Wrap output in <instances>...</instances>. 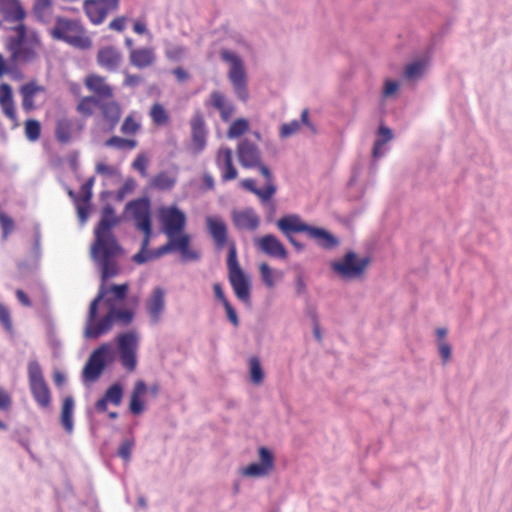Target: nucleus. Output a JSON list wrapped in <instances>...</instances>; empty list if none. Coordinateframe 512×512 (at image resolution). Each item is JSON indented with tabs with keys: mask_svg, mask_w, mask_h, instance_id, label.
Instances as JSON below:
<instances>
[{
	"mask_svg": "<svg viewBox=\"0 0 512 512\" xmlns=\"http://www.w3.org/2000/svg\"><path fill=\"white\" fill-rule=\"evenodd\" d=\"M119 224V218L110 204H106L101 210L100 220L94 228V241L91 244L90 254L92 260L100 268L101 284L106 295L107 280L119 274V267L114 258L122 254L123 249L113 233V228Z\"/></svg>",
	"mask_w": 512,
	"mask_h": 512,
	"instance_id": "1",
	"label": "nucleus"
},
{
	"mask_svg": "<svg viewBox=\"0 0 512 512\" xmlns=\"http://www.w3.org/2000/svg\"><path fill=\"white\" fill-rule=\"evenodd\" d=\"M49 34L54 40L62 41L77 49L87 50L92 47V40L87 36L85 27L78 19L57 16Z\"/></svg>",
	"mask_w": 512,
	"mask_h": 512,
	"instance_id": "2",
	"label": "nucleus"
},
{
	"mask_svg": "<svg viewBox=\"0 0 512 512\" xmlns=\"http://www.w3.org/2000/svg\"><path fill=\"white\" fill-rule=\"evenodd\" d=\"M102 300H104L108 305L113 304V300L110 297H106L104 287L98 290L97 296L92 300L89 306L84 329V337L87 339H97L101 335L108 333L115 322V318L110 309L109 312L97 324H95L98 305Z\"/></svg>",
	"mask_w": 512,
	"mask_h": 512,
	"instance_id": "3",
	"label": "nucleus"
},
{
	"mask_svg": "<svg viewBox=\"0 0 512 512\" xmlns=\"http://www.w3.org/2000/svg\"><path fill=\"white\" fill-rule=\"evenodd\" d=\"M102 300H104L108 305L113 304V300L110 297H106L104 287L98 290L97 296L92 300L89 306L84 329V337L87 339H97L101 335L108 333L115 322V318L110 309L109 312L97 324H95L98 305Z\"/></svg>",
	"mask_w": 512,
	"mask_h": 512,
	"instance_id": "4",
	"label": "nucleus"
},
{
	"mask_svg": "<svg viewBox=\"0 0 512 512\" xmlns=\"http://www.w3.org/2000/svg\"><path fill=\"white\" fill-rule=\"evenodd\" d=\"M228 280L234 291L235 296L244 304L251 300V281L250 277L242 270L237 256L235 242L229 244L227 255Z\"/></svg>",
	"mask_w": 512,
	"mask_h": 512,
	"instance_id": "5",
	"label": "nucleus"
},
{
	"mask_svg": "<svg viewBox=\"0 0 512 512\" xmlns=\"http://www.w3.org/2000/svg\"><path fill=\"white\" fill-rule=\"evenodd\" d=\"M220 57L230 65L227 76L234 94L240 101L247 102L249 99L248 77L243 60L237 53L228 49H222Z\"/></svg>",
	"mask_w": 512,
	"mask_h": 512,
	"instance_id": "6",
	"label": "nucleus"
},
{
	"mask_svg": "<svg viewBox=\"0 0 512 512\" xmlns=\"http://www.w3.org/2000/svg\"><path fill=\"white\" fill-rule=\"evenodd\" d=\"M28 384L36 404L43 410L51 408L52 395L37 360H30L27 366Z\"/></svg>",
	"mask_w": 512,
	"mask_h": 512,
	"instance_id": "7",
	"label": "nucleus"
},
{
	"mask_svg": "<svg viewBox=\"0 0 512 512\" xmlns=\"http://www.w3.org/2000/svg\"><path fill=\"white\" fill-rule=\"evenodd\" d=\"M371 262L370 257H360L356 252L350 250L339 259L332 261V271L343 280L361 278Z\"/></svg>",
	"mask_w": 512,
	"mask_h": 512,
	"instance_id": "8",
	"label": "nucleus"
},
{
	"mask_svg": "<svg viewBox=\"0 0 512 512\" xmlns=\"http://www.w3.org/2000/svg\"><path fill=\"white\" fill-rule=\"evenodd\" d=\"M114 360V351L110 343H103L89 356L82 370V379L86 383L97 381L107 364Z\"/></svg>",
	"mask_w": 512,
	"mask_h": 512,
	"instance_id": "9",
	"label": "nucleus"
},
{
	"mask_svg": "<svg viewBox=\"0 0 512 512\" xmlns=\"http://www.w3.org/2000/svg\"><path fill=\"white\" fill-rule=\"evenodd\" d=\"M276 226L297 252L305 249V245L294 237L295 233H305L308 236V224L298 214L281 217L277 220Z\"/></svg>",
	"mask_w": 512,
	"mask_h": 512,
	"instance_id": "10",
	"label": "nucleus"
},
{
	"mask_svg": "<svg viewBox=\"0 0 512 512\" xmlns=\"http://www.w3.org/2000/svg\"><path fill=\"white\" fill-rule=\"evenodd\" d=\"M120 0H85L83 10L94 25L102 24L110 12L118 10Z\"/></svg>",
	"mask_w": 512,
	"mask_h": 512,
	"instance_id": "11",
	"label": "nucleus"
},
{
	"mask_svg": "<svg viewBox=\"0 0 512 512\" xmlns=\"http://www.w3.org/2000/svg\"><path fill=\"white\" fill-rule=\"evenodd\" d=\"M138 339L134 332H126L118 338L120 362L128 371H134L137 366Z\"/></svg>",
	"mask_w": 512,
	"mask_h": 512,
	"instance_id": "12",
	"label": "nucleus"
},
{
	"mask_svg": "<svg viewBox=\"0 0 512 512\" xmlns=\"http://www.w3.org/2000/svg\"><path fill=\"white\" fill-rule=\"evenodd\" d=\"M135 221V226L142 232L152 231L150 200L146 197L129 201L125 206Z\"/></svg>",
	"mask_w": 512,
	"mask_h": 512,
	"instance_id": "13",
	"label": "nucleus"
},
{
	"mask_svg": "<svg viewBox=\"0 0 512 512\" xmlns=\"http://www.w3.org/2000/svg\"><path fill=\"white\" fill-rule=\"evenodd\" d=\"M160 221L167 236L183 232L186 225V215L176 206L165 207L160 210Z\"/></svg>",
	"mask_w": 512,
	"mask_h": 512,
	"instance_id": "14",
	"label": "nucleus"
},
{
	"mask_svg": "<svg viewBox=\"0 0 512 512\" xmlns=\"http://www.w3.org/2000/svg\"><path fill=\"white\" fill-rule=\"evenodd\" d=\"M191 145L190 151L194 155L200 154L206 147L208 130L205 124L204 116L200 111H196L191 120Z\"/></svg>",
	"mask_w": 512,
	"mask_h": 512,
	"instance_id": "15",
	"label": "nucleus"
},
{
	"mask_svg": "<svg viewBox=\"0 0 512 512\" xmlns=\"http://www.w3.org/2000/svg\"><path fill=\"white\" fill-rule=\"evenodd\" d=\"M259 462L251 463L242 470L247 477H262L269 474L274 468V455L265 446L258 448Z\"/></svg>",
	"mask_w": 512,
	"mask_h": 512,
	"instance_id": "16",
	"label": "nucleus"
},
{
	"mask_svg": "<svg viewBox=\"0 0 512 512\" xmlns=\"http://www.w3.org/2000/svg\"><path fill=\"white\" fill-rule=\"evenodd\" d=\"M206 227L217 250H222L225 246L229 247V244L234 242L233 240L229 241L228 227L220 216L206 217Z\"/></svg>",
	"mask_w": 512,
	"mask_h": 512,
	"instance_id": "17",
	"label": "nucleus"
},
{
	"mask_svg": "<svg viewBox=\"0 0 512 512\" xmlns=\"http://www.w3.org/2000/svg\"><path fill=\"white\" fill-rule=\"evenodd\" d=\"M145 308L151 325L159 324L165 311V291L163 288L156 287L152 290V293L146 299Z\"/></svg>",
	"mask_w": 512,
	"mask_h": 512,
	"instance_id": "18",
	"label": "nucleus"
},
{
	"mask_svg": "<svg viewBox=\"0 0 512 512\" xmlns=\"http://www.w3.org/2000/svg\"><path fill=\"white\" fill-rule=\"evenodd\" d=\"M255 245L258 250L269 257L286 259L288 256L284 244L273 234H267L256 239Z\"/></svg>",
	"mask_w": 512,
	"mask_h": 512,
	"instance_id": "19",
	"label": "nucleus"
},
{
	"mask_svg": "<svg viewBox=\"0 0 512 512\" xmlns=\"http://www.w3.org/2000/svg\"><path fill=\"white\" fill-rule=\"evenodd\" d=\"M240 164L244 168H255L261 162V152L257 145L248 139L242 140L237 147Z\"/></svg>",
	"mask_w": 512,
	"mask_h": 512,
	"instance_id": "20",
	"label": "nucleus"
},
{
	"mask_svg": "<svg viewBox=\"0 0 512 512\" xmlns=\"http://www.w3.org/2000/svg\"><path fill=\"white\" fill-rule=\"evenodd\" d=\"M81 132L84 128V123L78 119L62 117L57 119L55 127V137L60 144H68L73 137L74 129Z\"/></svg>",
	"mask_w": 512,
	"mask_h": 512,
	"instance_id": "21",
	"label": "nucleus"
},
{
	"mask_svg": "<svg viewBox=\"0 0 512 512\" xmlns=\"http://www.w3.org/2000/svg\"><path fill=\"white\" fill-rule=\"evenodd\" d=\"M205 105L215 108L224 122H228L235 112L234 104L218 90H214L210 93L209 99Z\"/></svg>",
	"mask_w": 512,
	"mask_h": 512,
	"instance_id": "22",
	"label": "nucleus"
},
{
	"mask_svg": "<svg viewBox=\"0 0 512 512\" xmlns=\"http://www.w3.org/2000/svg\"><path fill=\"white\" fill-rule=\"evenodd\" d=\"M232 221L237 229L248 231L256 230L260 224V218L253 208L234 211L232 213Z\"/></svg>",
	"mask_w": 512,
	"mask_h": 512,
	"instance_id": "23",
	"label": "nucleus"
},
{
	"mask_svg": "<svg viewBox=\"0 0 512 512\" xmlns=\"http://www.w3.org/2000/svg\"><path fill=\"white\" fill-rule=\"evenodd\" d=\"M122 60L121 52L114 46L103 47L97 53V63L108 71H116Z\"/></svg>",
	"mask_w": 512,
	"mask_h": 512,
	"instance_id": "24",
	"label": "nucleus"
},
{
	"mask_svg": "<svg viewBox=\"0 0 512 512\" xmlns=\"http://www.w3.org/2000/svg\"><path fill=\"white\" fill-rule=\"evenodd\" d=\"M98 108L102 112L106 127L105 132H112L121 118V107L116 101L105 102L100 99Z\"/></svg>",
	"mask_w": 512,
	"mask_h": 512,
	"instance_id": "25",
	"label": "nucleus"
},
{
	"mask_svg": "<svg viewBox=\"0 0 512 512\" xmlns=\"http://www.w3.org/2000/svg\"><path fill=\"white\" fill-rule=\"evenodd\" d=\"M0 13L5 21L11 23L21 22L27 16L20 0H0Z\"/></svg>",
	"mask_w": 512,
	"mask_h": 512,
	"instance_id": "26",
	"label": "nucleus"
},
{
	"mask_svg": "<svg viewBox=\"0 0 512 512\" xmlns=\"http://www.w3.org/2000/svg\"><path fill=\"white\" fill-rule=\"evenodd\" d=\"M308 237L315 240L317 245L326 250L339 246L340 240L328 230L308 224Z\"/></svg>",
	"mask_w": 512,
	"mask_h": 512,
	"instance_id": "27",
	"label": "nucleus"
},
{
	"mask_svg": "<svg viewBox=\"0 0 512 512\" xmlns=\"http://www.w3.org/2000/svg\"><path fill=\"white\" fill-rule=\"evenodd\" d=\"M156 61V54L151 47L131 49L129 62L133 67L145 69L152 66Z\"/></svg>",
	"mask_w": 512,
	"mask_h": 512,
	"instance_id": "28",
	"label": "nucleus"
},
{
	"mask_svg": "<svg viewBox=\"0 0 512 512\" xmlns=\"http://www.w3.org/2000/svg\"><path fill=\"white\" fill-rule=\"evenodd\" d=\"M147 391L148 387L143 380H138L135 382L130 395L129 411L131 414L138 416L144 412L145 404L142 400V397L146 394Z\"/></svg>",
	"mask_w": 512,
	"mask_h": 512,
	"instance_id": "29",
	"label": "nucleus"
},
{
	"mask_svg": "<svg viewBox=\"0 0 512 512\" xmlns=\"http://www.w3.org/2000/svg\"><path fill=\"white\" fill-rule=\"evenodd\" d=\"M86 87L94 92L99 99L111 98L112 88L105 83L104 78L98 75H90L85 80Z\"/></svg>",
	"mask_w": 512,
	"mask_h": 512,
	"instance_id": "30",
	"label": "nucleus"
},
{
	"mask_svg": "<svg viewBox=\"0 0 512 512\" xmlns=\"http://www.w3.org/2000/svg\"><path fill=\"white\" fill-rule=\"evenodd\" d=\"M428 62L425 59H417L405 66L403 78L407 82L415 83L423 78Z\"/></svg>",
	"mask_w": 512,
	"mask_h": 512,
	"instance_id": "31",
	"label": "nucleus"
},
{
	"mask_svg": "<svg viewBox=\"0 0 512 512\" xmlns=\"http://www.w3.org/2000/svg\"><path fill=\"white\" fill-rule=\"evenodd\" d=\"M44 87L39 86L34 81H30L20 88V94L22 96V108L25 111H30L34 109V97L37 93L43 92Z\"/></svg>",
	"mask_w": 512,
	"mask_h": 512,
	"instance_id": "32",
	"label": "nucleus"
},
{
	"mask_svg": "<svg viewBox=\"0 0 512 512\" xmlns=\"http://www.w3.org/2000/svg\"><path fill=\"white\" fill-rule=\"evenodd\" d=\"M74 399L72 396H67L63 400L61 409V424L67 433H72L74 428L73 422V411H74Z\"/></svg>",
	"mask_w": 512,
	"mask_h": 512,
	"instance_id": "33",
	"label": "nucleus"
},
{
	"mask_svg": "<svg viewBox=\"0 0 512 512\" xmlns=\"http://www.w3.org/2000/svg\"><path fill=\"white\" fill-rule=\"evenodd\" d=\"M53 0H34L32 13L35 19L42 23H48L47 15L52 10Z\"/></svg>",
	"mask_w": 512,
	"mask_h": 512,
	"instance_id": "34",
	"label": "nucleus"
},
{
	"mask_svg": "<svg viewBox=\"0 0 512 512\" xmlns=\"http://www.w3.org/2000/svg\"><path fill=\"white\" fill-rule=\"evenodd\" d=\"M11 58L15 62L30 63L36 58V51L27 45H21L13 49H9Z\"/></svg>",
	"mask_w": 512,
	"mask_h": 512,
	"instance_id": "35",
	"label": "nucleus"
},
{
	"mask_svg": "<svg viewBox=\"0 0 512 512\" xmlns=\"http://www.w3.org/2000/svg\"><path fill=\"white\" fill-rule=\"evenodd\" d=\"M176 184V178L171 177L167 172H160L155 175L151 181L150 185L153 188L158 190H171Z\"/></svg>",
	"mask_w": 512,
	"mask_h": 512,
	"instance_id": "36",
	"label": "nucleus"
},
{
	"mask_svg": "<svg viewBox=\"0 0 512 512\" xmlns=\"http://www.w3.org/2000/svg\"><path fill=\"white\" fill-rule=\"evenodd\" d=\"M100 104V99L96 96H86L83 97L78 105L76 110L85 117H90L94 113V107H98Z\"/></svg>",
	"mask_w": 512,
	"mask_h": 512,
	"instance_id": "37",
	"label": "nucleus"
},
{
	"mask_svg": "<svg viewBox=\"0 0 512 512\" xmlns=\"http://www.w3.org/2000/svg\"><path fill=\"white\" fill-rule=\"evenodd\" d=\"M103 396L109 403L119 406L123 398V386L120 383H114L105 391Z\"/></svg>",
	"mask_w": 512,
	"mask_h": 512,
	"instance_id": "38",
	"label": "nucleus"
},
{
	"mask_svg": "<svg viewBox=\"0 0 512 512\" xmlns=\"http://www.w3.org/2000/svg\"><path fill=\"white\" fill-rule=\"evenodd\" d=\"M249 129V123L246 119L244 118H239L237 120H235L234 122H232V124L230 125L228 131H227V137L229 139H235V138H238L240 136H242L243 134H245Z\"/></svg>",
	"mask_w": 512,
	"mask_h": 512,
	"instance_id": "39",
	"label": "nucleus"
},
{
	"mask_svg": "<svg viewBox=\"0 0 512 512\" xmlns=\"http://www.w3.org/2000/svg\"><path fill=\"white\" fill-rule=\"evenodd\" d=\"M168 237V245L170 246L171 252L178 251L181 252L184 249L185 245H190L191 238L188 234L180 233L177 235H171Z\"/></svg>",
	"mask_w": 512,
	"mask_h": 512,
	"instance_id": "40",
	"label": "nucleus"
},
{
	"mask_svg": "<svg viewBox=\"0 0 512 512\" xmlns=\"http://www.w3.org/2000/svg\"><path fill=\"white\" fill-rule=\"evenodd\" d=\"M249 368H250L251 381L254 384L261 383L264 379V373H263V369L261 367V363L257 357L250 358Z\"/></svg>",
	"mask_w": 512,
	"mask_h": 512,
	"instance_id": "41",
	"label": "nucleus"
},
{
	"mask_svg": "<svg viewBox=\"0 0 512 512\" xmlns=\"http://www.w3.org/2000/svg\"><path fill=\"white\" fill-rule=\"evenodd\" d=\"M41 134V125L35 119H28L25 122V136L29 141H36Z\"/></svg>",
	"mask_w": 512,
	"mask_h": 512,
	"instance_id": "42",
	"label": "nucleus"
},
{
	"mask_svg": "<svg viewBox=\"0 0 512 512\" xmlns=\"http://www.w3.org/2000/svg\"><path fill=\"white\" fill-rule=\"evenodd\" d=\"M233 164L232 160V150L229 147L221 148L216 157V165L220 170L227 168L229 165Z\"/></svg>",
	"mask_w": 512,
	"mask_h": 512,
	"instance_id": "43",
	"label": "nucleus"
},
{
	"mask_svg": "<svg viewBox=\"0 0 512 512\" xmlns=\"http://www.w3.org/2000/svg\"><path fill=\"white\" fill-rule=\"evenodd\" d=\"M150 116L153 122L157 125H164L168 121V115L166 110L161 104H154L150 111Z\"/></svg>",
	"mask_w": 512,
	"mask_h": 512,
	"instance_id": "44",
	"label": "nucleus"
},
{
	"mask_svg": "<svg viewBox=\"0 0 512 512\" xmlns=\"http://www.w3.org/2000/svg\"><path fill=\"white\" fill-rule=\"evenodd\" d=\"M276 191L277 186L275 183H266L263 189L258 188L255 195L259 197L262 203H267L271 200Z\"/></svg>",
	"mask_w": 512,
	"mask_h": 512,
	"instance_id": "45",
	"label": "nucleus"
},
{
	"mask_svg": "<svg viewBox=\"0 0 512 512\" xmlns=\"http://www.w3.org/2000/svg\"><path fill=\"white\" fill-rule=\"evenodd\" d=\"M112 314L115 318V321H119L124 325H128L132 322L134 314L131 310L128 309H116L111 307Z\"/></svg>",
	"mask_w": 512,
	"mask_h": 512,
	"instance_id": "46",
	"label": "nucleus"
},
{
	"mask_svg": "<svg viewBox=\"0 0 512 512\" xmlns=\"http://www.w3.org/2000/svg\"><path fill=\"white\" fill-rule=\"evenodd\" d=\"M134 445L135 442L133 439H125L118 448V456L122 458L125 462H129L131 459L132 449Z\"/></svg>",
	"mask_w": 512,
	"mask_h": 512,
	"instance_id": "47",
	"label": "nucleus"
},
{
	"mask_svg": "<svg viewBox=\"0 0 512 512\" xmlns=\"http://www.w3.org/2000/svg\"><path fill=\"white\" fill-rule=\"evenodd\" d=\"M300 121L299 120H292L288 123H283L280 128V137L287 138L295 133H297L300 130Z\"/></svg>",
	"mask_w": 512,
	"mask_h": 512,
	"instance_id": "48",
	"label": "nucleus"
},
{
	"mask_svg": "<svg viewBox=\"0 0 512 512\" xmlns=\"http://www.w3.org/2000/svg\"><path fill=\"white\" fill-rule=\"evenodd\" d=\"M0 324L3 328L9 332H13V323L9 309L2 303H0Z\"/></svg>",
	"mask_w": 512,
	"mask_h": 512,
	"instance_id": "49",
	"label": "nucleus"
},
{
	"mask_svg": "<svg viewBox=\"0 0 512 512\" xmlns=\"http://www.w3.org/2000/svg\"><path fill=\"white\" fill-rule=\"evenodd\" d=\"M186 52V48L179 45H172L168 43L165 48V55L168 59L176 61L179 60Z\"/></svg>",
	"mask_w": 512,
	"mask_h": 512,
	"instance_id": "50",
	"label": "nucleus"
},
{
	"mask_svg": "<svg viewBox=\"0 0 512 512\" xmlns=\"http://www.w3.org/2000/svg\"><path fill=\"white\" fill-rule=\"evenodd\" d=\"M129 286L127 283L124 284H113L108 288V293H113L114 300L121 301L127 296Z\"/></svg>",
	"mask_w": 512,
	"mask_h": 512,
	"instance_id": "51",
	"label": "nucleus"
},
{
	"mask_svg": "<svg viewBox=\"0 0 512 512\" xmlns=\"http://www.w3.org/2000/svg\"><path fill=\"white\" fill-rule=\"evenodd\" d=\"M148 158L145 154H139L132 163L133 169L138 171L142 177L147 176Z\"/></svg>",
	"mask_w": 512,
	"mask_h": 512,
	"instance_id": "52",
	"label": "nucleus"
},
{
	"mask_svg": "<svg viewBox=\"0 0 512 512\" xmlns=\"http://www.w3.org/2000/svg\"><path fill=\"white\" fill-rule=\"evenodd\" d=\"M94 183H95V177L92 176L89 179H87V181L81 186V194H82L81 200L84 203L90 202V200L93 196L92 188H93Z\"/></svg>",
	"mask_w": 512,
	"mask_h": 512,
	"instance_id": "53",
	"label": "nucleus"
},
{
	"mask_svg": "<svg viewBox=\"0 0 512 512\" xmlns=\"http://www.w3.org/2000/svg\"><path fill=\"white\" fill-rule=\"evenodd\" d=\"M140 128V125L134 120L132 116H127L122 125L121 132L123 134H135L137 130Z\"/></svg>",
	"mask_w": 512,
	"mask_h": 512,
	"instance_id": "54",
	"label": "nucleus"
},
{
	"mask_svg": "<svg viewBox=\"0 0 512 512\" xmlns=\"http://www.w3.org/2000/svg\"><path fill=\"white\" fill-rule=\"evenodd\" d=\"M261 278L267 287L274 286V279L272 277V269L267 263H261L259 266Z\"/></svg>",
	"mask_w": 512,
	"mask_h": 512,
	"instance_id": "55",
	"label": "nucleus"
},
{
	"mask_svg": "<svg viewBox=\"0 0 512 512\" xmlns=\"http://www.w3.org/2000/svg\"><path fill=\"white\" fill-rule=\"evenodd\" d=\"M31 255L36 260L39 261L42 255L41 251V232L39 227H36L34 233V243L31 249Z\"/></svg>",
	"mask_w": 512,
	"mask_h": 512,
	"instance_id": "56",
	"label": "nucleus"
},
{
	"mask_svg": "<svg viewBox=\"0 0 512 512\" xmlns=\"http://www.w3.org/2000/svg\"><path fill=\"white\" fill-rule=\"evenodd\" d=\"M181 260L183 262L188 261H198L201 258V254L199 251L191 249L189 245H185L184 249L180 252Z\"/></svg>",
	"mask_w": 512,
	"mask_h": 512,
	"instance_id": "57",
	"label": "nucleus"
},
{
	"mask_svg": "<svg viewBox=\"0 0 512 512\" xmlns=\"http://www.w3.org/2000/svg\"><path fill=\"white\" fill-rule=\"evenodd\" d=\"M13 101L12 88L7 83L0 85V104Z\"/></svg>",
	"mask_w": 512,
	"mask_h": 512,
	"instance_id": "58",
	"label": "nucleus"
},
{
	"mask_svg": "<svg viewBox=\"0 0 512 512\" xmlns=\"http://www.w3.org/2000/svg\"><path fill=\"white\" fill-rule=\"evenodd\" d=\"M124 75H125V79H124V82H123L124 86L134 88V87H137L138 85H140L143 82V78L140 75L130 74L127 71L124 72Z\"/></svg>",
	"mask_w": 512,
	"mask_h": 512,
	"instance_id": "59",
	"label": "nucleus"
},
{
	"mask_svg": "<svg viewBox=\"0 0 512 512\" xmlns=\"http://www.w3.org/2000/svg\"><path fill=\"white\" fill-rule=\"evenodd\" d=\"M223 306H224L228 320L231 322V324L234 327H238L240 322H239V318H238L237 312L234 309V307L231 305L230 302H226Z\"/></svg>",
	"mask_w": 512,
	"mask_h": 512,
	"instance_id": "60",
	"label": "nucleus"
},
{
	"mask_svg": "<svg viewBox=\"0 0 512 512\" xmlns=\"http://www.w3.org/2000/svg\"><path fill=\"white\" fill-rule=\"evenodd\" d=\"M438 351L443 363H447L451 357V346L446 341H438Z\"/></svg>",
	"mask_w": 512,
	"mask_h": 512,
	"instance_id": "61",
	"label": "nucleus"
},
{
	"mask_svg": "<svg viewBox=\"0 0 512 512\" xmlns=\"http://www.w3.org/2000/svg\"><path fill=\"white\" fill-rule=\"evenodd\" d=\"M27 39V34H16V36H12L8 38L7 41V49H13L15 47L24 45Z\"/></svg>",
	"mask_w": 512,
	"mask_h": 512,
	"instance_id": "62",
	"label": "nucleus"
},
{
	"mask_svg": "<svg viewBox=\"0 0 512 512\" xmlns=\"http://www.w3.org/2000/svg\"><path fill=\"white\" fill-rule=\"evenodd\" d=\"M399 89V84L397 81H394V80H386L385 83H384V88H383V97H390L391 95H393L394 93H396Z\"/></svg>",
	"mask_w": 512,
	"mask_h": 512,
	"instance_id": "63",
	"label": "nucleus"
},
{
	"mask_svg": "<svg viewBox=\"0 0 512 512\" xmlns=\"http://www.w3.org/2000/svg\"><path fill=\"white\" fill-rule=\"evenodd\" d=\"M126 21L127 18L125 16L116 17L109 23L108 27L111 30L122 32L126 27Z\"/></svg>",
	"mask_w": 512,
	"mask_h": 512,
	"instance_id": "64",
	"label": "nucleus"
}]
</instances>
